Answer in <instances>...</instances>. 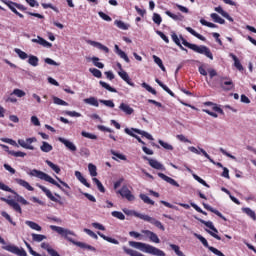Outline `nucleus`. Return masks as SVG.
Here are the masks:
<instances>
[{"mask_svg": "<svg viewBox=\"0 0 256 256\" xmlns=\"http://www.w3.org/2000/svg\"><path fill=\"white\" fill-rule=\"evenodd\" d=\"M81 135H82V137H86V139H93V140L97 139V135L91 134V133L86 132V131H82Z\"/></svg>", "mask_w": 256, "mask_h": 256, "instance_id": "62", "label": "nucleus"}, {"mask_svg": "<svg viewBox=\"0 0 256 256\" xmlns=\"http://www.w3.org/2000/svg\"><path fill=\"white\" fill-rule=\"evenodd\" d=\"M154 62L156 63V65H158V67H160V69L162 71H166L165 69V65H163V60H161V58H159L158 56H153Z\"/></svg>", "mask_w": 256, "mask_h": 256, "instance_id": "47", "label": "nucleus"}, {"mask_svg": "<svg viewBox=\"0 0 256 256\" xmlns=\"http://www.w3.org/2000/svg\"><path fill=\"white\" fill-rule=\"evenodd\" d=\"M92 63L93 65H95V67H98V69H103V67H105L104 63L99 62V58L98 57H92Z\"/></svg>", "mask_w": 256, "mask_h": 256, "instance_id": "55", "label": "nucleus"}, {"mask_svg": "<svg viewBox=\"0 0 256 256\" xmlns=\"http://www.w3.org/2000/svg\"><path fill=\"white\" fill-rule=\"evenodd\" d=\"M28 63L29 65H32V67H37V65H39V58L37 56L30 55Z\"/></svg>", "mask_w": 256, "mask_h": 256, "instance_id": "40", "label": "nucleus"}, {"mask_svg": "<svg viewBox=\"0 0 256 256\" xmlns=\"http://www.w3.org/2000/svg\"><path fill=\"white\" fill-rule=\"evenodd\" d=\"M142 233L146 235V237L149 238L152 243H161L159 236H157L155 232L151 230H142Z\"/></svg>", "mask_w": 256, "mask_h": 256, "instance_id": "14", "label": "nucleus"}, {"mask_svg": "<svg viewBox=\"0 0 256 256\" xmlns=\"http://www.w3.org/2000/svg\"><path fill=\"white\" fill-rule=\"evenodd\" d=\"M15 181L18 185H20V187H24V189H27V191H35V188H33V186H31V184H29V182H27L21 178H17Z\"/></svg>", "mask_w": 256, "mask_h": 256, "instance_id": "21", "label": "nucleus"}, {"mask_svg": "<svg viewBox=\"0 0 256 256\" xmlns=\"http://www.w3.org/2000/svg\"><path fill=\"white\" fill-rule=\"evenodd\" d=\"M211 19H213L214 23H219L220 25H225V19L221 18L217 13H212L210 15Z\"/></svg>", "mask_w": 256, "mask_h": 256, "instance_id": "34", "label": "nucleus"}, {"mask_svg": "<svg viewBox=\"0 0 256 256\" xmlns=\"http://www.w3.org/2000/svg\"><path fill=\"white\" fill-rule=\"evenodd\" d=\"M140 199L147 205H155V201L151 200L147 194H140Z\"/></svg>", "mask_w": 256, "mask_h": 256, "instance_id": "43", "label": "nucleus"}, {"mask_svg": "<svg viewBox=\"0 0 256 256\" xmlns=\"http://www.w3.org/2000/svg\"><path fill=\"white\" fill-rule=\"evenodd\" d=\"M32 143H37L36 137L27 138L26 140L19 139L18 145L23 147V149H29L30 151H35V146L31 145Z\"/></svg>", "mask_w": 256, "mask_h": 256, "instance_id": "8", "label": "nucleus"}, {"mask_svg": "<svg viewBox=\"0 0 256 256\" xmlns=\"http://www.w3.org/2000/svg\"><path fill=\"white\" fill-rule=\"evenodd\" d=\"M97 235H99V237H101L102 239H104V241H107L108 243H112L113 245H119V241L115 238L108 237L101 232H97Z\"/></svg>", "mask_w": 256, "mask_h": 256, "instance_id": "25", "label": "nucleus"}, {"mask_svg": "<svg viewBox=\"0 0 256 256\" xmlns=\"http://www.w3.org/2000/svg\"><path fill=\"white\" fill-rule=\"evenodd\" d=\"M155 82L159 85V87H162L166 91V93H168V95H171V97H175V93H173V91H171V89H169L167 85L163 84V82H161L159 78H156Z\"/></svg>", "mask_w": 256, "mask_h": 256, "instance_id": "28", "label": "nucleus"}, {"mask_svg": "<svg viewBox=\"0 0 256 256\" xmlns=\"http://www.w3.org/2000/svg\"><path fill=\"white\" fill-rule=\"evenodd\" d=\"M197 221H199L200 223H202V225H205V227H208V229H211V231H214V233H219V231L217 230V228H215V225H213V222L211 221H205L201 218H196Z\"/></svg>", "mask_w": 256, "mask_h": 256, "instance_id": "24", "label": "nucleus"}, {"mask_svg": "<svg viewBox=\"0 0 256 256\" xmlns=\"http://www.w3.org/2000/svg\"><path fill=\"white\" fill-rule=\"evenodd\" d=\"M193 178L195 179V181H198V183H200L201 185H204V187L209 188V184H207V182L203 180L201 177H199L197 174H193Z\"/></svg>", "mask_w": 256, "mask_h": 256, "instance_id": "60", "label": "nucleus"}, {"mask_svg": "<svg viewBox=\"0 0 256 256\" xmlns=\"http://www.w3.org/2000/svg\"><path fill=\"white\" fill-rule=\"evenodd\" d=\"M172 40L176 45H178V47H180L182 51H187V49H185L183 45H181V40H179V36H177L175 33L172 34Z\"/></svg>", "mask_w": 256, "mask_h": 256, "instance_id": "44", "label": "nucleus"}, {"mask_svg": "<svg viewBox=\"0 0 256 256\" xmlns=\"http://www.w3.org/2000/svg\"><path fill=\"white\" fill-rule=\"evenodd\" d=\"M5 5H7V7L10 9V11H12V13H17V8H15V5H17L16 2H13L11 0H5L4 1Z\"/></svg>", "mask_w": 256, "mask_h": 256, "instance_id": "39", "label": "nucleus"}, {"mask_svg": "<svg viewBox=\"0 0 256 256\" xmlns=\"http://www.w3.org/2000/svg\"><path fill=\"white\" fill-rule=\"evenodd\" d=\"M92 181H93V183H95V185H97L100 193H105V187L103 186V183H101V181L99 179L93 178Z\"/></svg>", "mask_w": 256, "mask_h": 256, "instance_id": "46", "label": "nucleus"}, {"mask_svg": "<svg viewBox=\"0 0 256 256\" xmlns=\"http://www.w3.org/2000/svg\"><path fill=\"white\" fill-rule=\"evenodd\" d=\"M144 161H148L150 167H152L153 169H157L159 171L163 170V164H161L159 161L155 160V159H150L147 156L143 157Z\"/></svg>", "mask_w": 256, "mask_h": 256, "instance_id": "13", "label": "nucleus"}, {"mask_svg": "<svg viewBox=\"0 0 256 256\" xmlns=\"http://www.w3.org/2000/svg\"><path fill=\"white\" fill-rule=\"evenodd\" d=\"M14 51L18 55V57H20L22 60H25L29 57V55H27L26 52H24L23 50H21L19 48H15Z\"/></svg>", "mask_w": 256, "mask_h": 256, "instance_id": "50", "label": "nucleus"}, {"mask_svg": "<svg viewBox=\"0 0 256 256\" xmlns=\"http://www.w3.org/2000/svg\"><path fill=\"white\" fill-rule=\"evenodd\" d=\"M114 49H115V53L117 54V55H119V57H121V59H124V61L126 62V63H130L131 62V60L129 59V56H127V54L123 51V50H121L120 48H119V45H115L114 46Z\"/></svg>", "mask_w": 256, "mask_h": 256, "instance_id": "20", "label": "nucleus"}, {"mask_svg": "<svg viewBox=\"0 0 256 256\" xmlns=\"http://www.w3.org/2000/svg\"><path fill=\"white\" fill-rule=\"evenodd\" d=\"M45 163L48 165V167H50V169H52V171L56 172L57 175L61 173V168L55 163L51 162V160H46Z\"/></svg>", "mask_w": 256, "mask_h": 256, "instance_id": "33", "label": "nucleus"}, {"mask_svg": "<svg viewBox=\"0 0 256 256\" xmlns=\"http://www.w3.org/2000/svg\"><path fill=\"white\" fill-rule=\"evenodd\" d=\"M132 131L138 135H142V137H146V139H149V141H153V136L146 131L139 130L137 128H132Z\"/></svg>", "mask_w": 256, "mask_h": 256, "instance_id": "27", "label": "nucleus"}, {"mask_svg": "<svg viewBox=\"0 0 256 256\" xmlns=\"http://www.w3.org/2000/svg\"><path fill=\"white\" fill-rule=\"evenodd\" d=\"M243 211L246 215H248V217H251L253 221H256L255 211H253L251 208H244Z\"/></svg>", "mask_w": 256, "mask_h": 256, "instance_id": "45", "label": "nucleus"}, {"mask_svg": "<svg viewBox=\"0 0 256 256\" xmlns=\"http://www.w3.org/2000/svg\"><path fill=\"white\" fill-rule=\"evenodd\" d=\"M202 205H203L204 209H206L207 211L214 213V215H217V217H220V219H222L223 221H227V218L225 216H223V214H221V212H219V210H217L205 203H203Z\"/></svg>", "mask_w": 256, "mask_h": 256, "instance_id": "17", "label": "nucleus"}, {"mask_svg": "<svg viewBox=\"0 0 256 256\" xmlns=\"http://www.w3.org/2000/svg\"><path fill=\"white\" fill-rule=\"evenodd\" d=\"M182 45L184 47H187L188 49H191L195 53H199L200 55H205L208 57V59H211L213 61V53L211 52V49H209L207 46H198L197 44H191L185 38L181 37Z\"/></svg>", "mask_w": 256, "mask_h": 256, "instance_id": "5", "label": "nucleus"}, {"mask_svg": "<svg viewBox=\"0 0 256 256\" xmlns=\"http://www.w3.org/2000/svg\"><path fill=\"white\" fill-rule=\"evenodd\" d=\"M2 249H4V251H8L9 253H13L14 255L27 256V252L25 251V249L19 248L15 245L9 244V245L3 246Z\"/></svg>", "mask_w": 256, "mask_h": 256, "instance_id": "7", "label": "nucleus"}, {"mask_svg": "<svg viewBox=\"0 0 256 256\" xmlns=\"http://www.w3.org/2000/svg\"><path fill=\"white\" fill-rule=\"evenodd\" d=\"M169 247L176 253L177 256H185V253L181 251V248L177 244H170Z\"/></svg>", "mask_w": 256, "mask_h": 256, "instance_id": "35", "label": "nucleus"}, {"mask_svg": "<svg viewBox=\"0 0 256 256\" xmlns=\"http://www.w3.org/2000/svg\"><path fill=\"white\" fill-rule=\"evenodd\" d=\"M119 109L120 111H123V113H125L126 115H133V113L135 112V110L131 106L125 103H121Z\"/></svg>", "mask_w": 256, "mask_h": 256, "instance_id": "23", "label": "nucleus"}, {"mask_svg": "<svg viewBox=\"0 0 256 256\" xmlns=\"http://www.w3.org/2000/svg\"><path fill=\"white\" fill-rule=\"evenodd\" d=\"M50 229L52 231H56V233H58V235H61V237H64V239H66V241H69L73 245H76V247H80V249H88V251H97V249H95V247H93L89 244L73 240V238H71L70 235H72L73 237H76L77 235L75 234V232H73L69 229H65L61 226H55V225H51Z\"/></svg>", "mask_w": 256, "mask_h": 256, "instance_id": "1", "label": "nucleus"}, {"mask_svg": "<svg viewBox=\"0 0 256 256\" xmlns=\"http://www.w3.org/2000/svg\"><path fill=\"white\" fill-rule=\"evenodd\" d=\"M53 103H55V105H62L64 107H67V105H69V103L65 102L64 100H62L57 96L53 97Z\"/></svg>", "mask_w": 256, "mask_h": 256, "instance_id": "53", "label": "nucleus"}, {"mask_svg": "<svg viewBox=\"0 0 256 256\" xmlns=\"http://www.w3.org/2000/svg\"><path fill=\"white\" fill-rule=\"evenodd\" d=\"M88 43H89V45H92V47H96L97 49H100V51H104V53H109V48L107 46L101 44V42L89 40Z\"/></svg>", "mask_w": 256, "mask_h": 256, "instance_id": "19", "label": "nucleus"}, {"mask_svg": "<svg viewBox=\"0 0 256 256\" xmlns=\"http://www.w3.org/2000/svg\"><path fill=\"white\" fill-rule=\"evenodd\" d=\"M84 233L89 235V237H92V239H99V236L89 228H84Z\"/></svg>", "mask_w": 256, "mask_h": 256, "instance_id": "61", "label": "nucleus"}, {"mask_svg": "<svg viewBox=\"0 0 256 256\" xmlns=\"http://www.w3.org/2000/svg\"><path fill=\"white\" fill-rule=\"evenodd\" d=\"M124 131L127 135H130V137H134L135 139H137L138 143H141V145H145V142L141 140V137L134 134L133 131H131V129L125 128Z\"/></svg>", "mask_w": 256, "mask_h": 256, "instance_id": "37", "label": "nucleus"}, {"mask_svg": "<svg viewBox=\"0 0 256 256\" xmlns=\"http://www.w3.org/2000/svg\"><path fill=\"white\" fill-rule=\"evenodd\" d=\"M186 31H188V33H190L191 35H193V37H196L200 41H207V39L203 35L197 33V31L193 30V28L191 27H186Z\"/></svg>", "mask_w": 256, "mask_h": 256, "instance_id": "26", "label": "nucleus"}, {"mask_svg": "<svg viewBox=\"0 0 256 256\" xmlns=\"http://www.w3.org/2000/svg\"><path fill=\"white\" fill-rule=\"evenodd\" d=\"M89 71L94 77H97V79H101V77H103V73H101V70L97 68H90Z\"/></svg>", "mask_w": 256, "mask_h": 256, "instance_id": "49", "label": "nucleus"}, {"mask_svg": "<svg viewBox=\"0 0 256 256\" xmlns=\"http://www.w3.org/2000/svg\"><path fill=\"white\" fill-rule=\"evenodd\" d=\"M1 201H5V203H7V205L12 207V209H14V211H16L17 213H20V215H21V213H23V210L21 209V206L15 200H13V199L9 200L7 198H1Z\"/></svg>", "mask_w": 256, "mask_h": 256, "instance_id": "11", "label": "nucleus"}, {"mask_svg": "<svg viewBox=\"0 0 256 256\" xmlns=\"http://www.w3.org/2000/svg\"><path fill=\"white\" fill-rule=\"evenodd\" d=\"M32 43H38V45H42V47H47L48 49H50V47H53V44H51V42H48L41 36L33 38Z\"/></svg>", "mask_w": 256, "mask_h": 256, "instance_id": "16", "label": "nucleus"}, {"mask_svg": "<svg viewBox=\"0 0 256 256\" xmlns=\"http://www.w3.org/2000/svg\"><path fill=\"white\" fill-rule=\"evenodd\" d=\"M84 103L87 105H92V107H99V100L95 97H89L84 99Z\"/></svg>", "mask_w": 256, "mask_h": 256, "instance_id": "32", "label": "nucleus"}, {"mask_svg": "<svg viewBox=\"0 0 256 256\" xmlns=\"http://www.w3.org/2000/svg\"><path fill=\"white\" fill-rule=\"evenodd\" d=\"M9 155H12V157H27V153L22 151H9Z\"/></svg>", "mask_w": 256, "mask_h": 256, "instance_id": "58", "label": "nucleus"}, {"mask_svg": "<svg viewBox=\"0 0 256 256\" xmlns=\"http://www.w3.org/2000/svg\"><path fill=\"white\" fill-rule=\"evenodd\" d=\"M158 177H160V179H163V181H166V183H169L173 187H180L179 183L175 181V179L165 175L164 173H158Z\"/></svg>", "mask_w": 256, "mask_h": 256, "instance_id": "15", "label": "nucleus"}, {"mask_svg": "<svg viewBox=\"0 0 256 256\" xmlns=\"http://www.w3.org/2000/svg\"><path fill=\"white\" fill-rule=\"evenodd\" d=\"M13 95H16V97H25V91L21 89H14L13 90Z\"/></svg>", "mask_w": 256, "mask_h": 256, "instance_id": "64", "label": "nucleus"}, {"mask_svg": "<svg viewBox=\"0 0 256 256\" xmlns=\"http://www.w3.org/2000/svg\"><path fill=\"white\" fill-rule=\"evenodd\" d=\"M118 193L127 201H135V196L131 193V190L127 186H123Z\"/></svg>", "mask_w": 256, "mask_h": 256, "instance_id": "10", "label": "nucleus"}, {"mask_svg": "<svg viewBox=\"0 0 256 256\" xmlns=\"http://www.w3.org/2000/svg\"><path fill=\"white\" fill-rule=\"evenodd\" d=\"M118 75L119 77H121V79H123V81H125V83H127L131 87H135V83L131 82V78L129 77V74L126 71L120 70L118 71Z\"/></svg>", "mask_w": 256, "mask_h": 256, "instance_id": "18", "label": "nucleus"}, {"mask_svg": "<svg viewBox=\"0 0 256 256\" xmlns=\"http://www.w3.org/2000/svg\"><path fill=\"white\" fill-rule=\"evenodd\" d=\"M204 105H206V107H211L213 106V111H216V113H220V115H224L225 112L223 111V109H221V107L217 106V104H214L213 102H205Z\"/></svg>", "mask_w": 256, "mask_h": 256, "instance_id": "29", "label": "nucleus"}, {"mask_svg": "<svg viewBox=\"0 0 256 256\" xmlns=\"http://www.w3.org/2000/svg\"><path fill=\"white\" fill-rule=\"evenodd\" d=\"M230 57L234 61V67H236V69H238V71H243V65L241 64V61H239V58H237L235 56V54H233V53H230Z\"/></svg>", "mask_w": 256, "mask_h": 256, "instance_id": "31", "label": "nucleus"}, {"mask_svg": "<svg viewBox=\"0 0 256 256\" xmlns=\"http://www.w3.org/2000/svg\"><path fill=\"white\" fill-rule=\"evenodd\" d=\"M26 224L28 225V227H30V229H33L34 231H42L43 229L39 224L33 221L27 220Z\"/></svg>", "mask_w": 256, "mask_h": 256, "instance_id": "36", "label": "nucleus"}, {"mask_svg": "<svg viewBox=\"0 0 256 256\" xmlns=\"http://www.w3.org/2000/svg\"><path fill=\"white\" fill-rule=\"evenodd\" d=\"M212 89L221 88L223 91H233L235 89V84L233 80L227 76H217L209 84Z\"/></svg>", "mask_w": 256, "mask_h": 256, "instance_id": "2", "label": "nucleus"}, {"mask_svg": "<svg viewBox=\"0 0 256 256\" xmlns=\"http://www.w3.org/2000/svg\"><path fill=\"white\" fill-rule=\"evenodd\" d=\"M99 83H100L101 87H103L107 91H110V93H117V89L111 87L109 84H107V82L100 81Z\"/></svg>", "mask_w": 256, "mask_h": 256, "instance_id": "42", "label": "nucleus"}, {"mask_svg": "<svg viewBox=\"0 0 256 256\" xmlns=\"http://www.w3.org/2000/svg\"><path fill=\"white\" fill-rule=\"evenodd\" d=\"M75 177L78 179V181H80V183H82V185H84L88 189H91V184L87 182V179L83 177V174H81V172L75 171Z\"/></svg>", "mask_w": 256, "mask_h": 256, "instance_id": "22", "label": "nucleus"}, {"mask_svg": "<svg viewBox=\"0 0 256 256\" xmlns=\"http://www.w3.org/2000/svg\"><path fill=\"white\" fill-rule=\"evenodd\" d=\"M88 171L91 177H97V166H95L94 164H89Z\"/></svg>", "mask_w": 256, "mask_h": 256, "instance_id": "51", "label": "nucleus"}, {"mask_svg": "<svg viewBox=\"0 0 256 256\" xmlns=\"http://www.w3.org/2000/svg\"><path fill=\"white\" fill-rule=\"evenodd\" d=\"M58 141H60V143L65 145V147H67L68 150L71 151L72 153H75V151H77V146H75L73 142H71L63 137H59Z\"/></svg>", "mask_w": 256, "mask_h": 256, "instance_id": "12", "label": "nucleus"}, {"mask_svg": "<svg viewBox=\"0 0 256 256\" xmlns=\"http://www.w3.org/2000/svg\"><path fill=\"white\" fill-rule=\"evenodd\" d=\"M129 245L131 247H134L135 249H139L140 251H143V253H149L150 255H156V256H165V252L149 244L130 241Z\"/></svg>", "mask_w": 256, "mask_h": 256, "instance_id": "3", "label": "nucleus"}, {"mask_svg": "<svg viewBox=\"0 0 256 256\" xmlns=\"http://www.w3.org/2000/svg\"><path fill=\"white\" fill-rule=\"evenodd\" d=\"M153 22L156 23V25H161L163 18H161V15H159L158 13H154L153 14Z\"/></svg>", "mask_w": 256, "mask_h": 256, "instance_id": "59", "label": "nucleus"}, {"mask_svg": "<svg viewBox=\"0 0 256 256\" xmlns=\"http://www.w3.org/2000/svg\"><path fill=\"white\" fill-rule=\"evenodd\" d=\"M158 143L161 145V147H163V149H166V151H173V145L164 142L163 140H159Z\"/></svg>", "mask_w": 256, "mask_h": 256, "instance_id": "54", "label": "nucleus"}, {"mask_svg": "<svg viewBox=\"0 0 256 256\" xmlns=\"http://www.w3.org/2000/svg\"><path fill=\"white\" fill-rule=\"evenodd\" d=\"M201 25H204L205 27H210V29H217V25L213 24L212 22H208L205 19L200 20Z\"/></svg>", "mask_w": 256, "mask_h": 256, "instance_id": "56", "label": "nucleus"}, {"mask_svg": "<svg viewBox=\"0 0 256 256\" xmlns=\"http://www.w3.org/2000/svg\"><path fill=\"white\" fill-rule=\"evenodd\" d=\"M112 217H115L116 219H119L120 221H125V214L123 212L119 211H113L111 213Z\"/></svg>", "mask_w": 256, "mask_h": 256, "instance_id": "52", "label": "nucleus"}, {"mask_svg": "<svg viewBox=\"0 0 256 256\" xmlns=\"http://www.w3.org/2000/svg\"><path fill=\"white\" fill-rule=\"evenodd\" d=\"M44 239H47V236L36 233L32 234V240L35 241L36 243H41V241H44Z\"/></svg>", "mask_w": 256, "mask_h": 256, "instance_id": "38", "label": "nucleus"}, {"mask_svg": "<svg viewBox=\"0 0 256 256\" xmlns=\"http://www.w3.org/2000/svg\"><path fill=\"white\" fill-rule=\"evenodd\" d=\"M114 23L118 29H122L123 31H127V29H129V26H127V24L121 20H116Z\"/></svg>", "mask_w": 256, "mask_h": 256, "instance_id": "48", "label": "nucleus"}, {"mask_svg": "<svg viewBox=\"0 0 256 256\" xmlns=\"http://www.w3.org/2000/svg\"><path fill=\"white\" fill-rule=\"evenodd\" d=\"M141 87H143L144 89H146V91H148V93H151L152 95H157V90H155L153 87H151L149 84H147L146 82H143L141 84Z\"/></svg>", "mask_w": 256, "mask_h": 256, "instance_id": "41", "label": "nucleus"}, {"mask_svg": "<svg viewBox=\"0 0 256 256\" xmlns=\"http://www.w3.org/2000/svg\"><path fill=\"white\" fill-rule=\"evenodd\" d=\"M39 189H41V191H43V193H45L46 197H48V199H50V201H53L54 203H58V205H63V201L57 199V197H55L53 195V193H51V190L47 189V187L37 184L36 185Z\"/></svg>", "mask_w": 256, "mask_h": 256, "instance_id": "9", "label": "nucleus"}, {"mask_svg": "<svg viewBox=\"0 0 256 256\" xmlns=\"http://www.w3.org/2000/svg\"><path fill=\"white\" fill-rule=\"evenodd\" d=\"M30 175L32 177H37L38 179H41L42 181H47V183H51V185H55V187H58V189H60V191H63V193H65V195H69V192H67L65 189H63L61 184L56 182L55 179H53V177L49 176V174H47L41 170L33 169V170H31Z\"/></svg>", "mask_w": 256, "mask_h": 256, "instance_id": "4", "label": "nucleus"}, {"mask_svg": "<svg viewBox=\"0 0 256 256\" xmlns=\"http://www.w3.org/2000/svg\"><path fill=\"white\" fill-rule=\"evenodd\" d=\"M1 215H2V217L5 218L6 221H8L9 223H11V225H13L14 227L17 225V223H15V222L13 221V219L11 218V216H10L7 212L3 211V212H1Z\"/></svg>", "mask_w": 256, "mask_h": 256, "instance_id": "57", "label": "nucleus"}, {"mask_svg": "<svg viewBox=\"0 0 256 256\" xmlns=\"http://www.w3.org/2000/svg\"><path fill=\"white\" fill-rule=\"evenodd\" d=\"M40 149L43 153H51V151H53V146L48 142L43 141Z\"/></svg>", "mask_w": 256, "mask_h": 256, "instance_id": "30", "label": "nucleus"}, {"mask_svg": "<svg viewBox=\"0 0 256 256\" xmlns=\"http://www.w3.org/2000/svg\"><path fill=\"white\" fill-rule=\"evenodd\" d=\"M100 102L106 107H110L111 109L115 107V103H113L112 100H100Z\"/></svg>", "mask_w": 256, "mask_h": 256, "instance_id": "63", "label": "nucleus"}, {"mask_svg": "<svg viewBox=\"0 0 256 256\" xmlns=\"http://www.w3.org/2000/svg\"><path fill=\"white\" fill-rule=\"evenodd\" d=\"M130 214L133 215V217H137V219H141L142 221H146L147 223L154 225V227H157V229H160V231H165V226H163V223H161V221H159L147 214H142L135 210L131 211Z\"/></svg>", "mask_w": 256, "mask_h": 256, "instance_id": "6", "label": "nucleus"}]
</instances>
